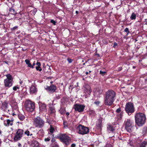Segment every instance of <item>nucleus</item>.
Returning a JSON list of instances; mask_svg holds the SVG:
<instances>
[{"label":"nucleus","mask_w":147,"mask_h":147,"mask_svg":"<svg viewBox=\"0 0 147 147\" xmlns=\"http://www.w3.org/2000/svg\"><path fill=\"white\" fill-rule=\"evenodd\" d=\"M116 96V92L111 90L107 91L104 98V103L107 106H111L114 101Z\"/></svg>","instance_id":"1"},{"label":"nucleus","mask_w":147,"mask_h":147,"mask_svg":"<svg viewBox=\"0 0 147 147\" xmlns=\"http://www.w3.org/2000/svg\"><path fill=\"white\" fill-rule=\"evenodd\" d=\"M35 103L32 100L28 99L25 102L24 107L26 111L28 112H32L35 109Z\"/></svg>","instance_id":"2"},{"label":"nucleus","mask_w":147,"mask_h":147,"mask_svg":"<svg viewBox=\"0 0 147 147\" xmlns=\"http://www.w3.org/2000/svg\"><path fill=\"white\" fill-rule=\"evenodd\" d=\"M125 110L129 115L133 113L135 111V108L133 103L131 102L127 103L125 106Z\"/></svg>","instance_id":"3"},{"label":"nucleus","mask_w":147,"mask_h":147,"mask_svg":"<svg viewBox=\"0 0 147 147\" xmlns=\"http://www.w3.org/2000/svg\"><path fill=\"white\" fill-rule=\"evenodd\" d=\"M77 130L79 134L82 135L88 134L89 130L88 128L80 124L77 127Z\"/></svg>","instance_id":"4"},{"label":"nucleus","mask_w":147,"mask_h":147,"mask_svg":"<svg viewBox=\"0 0 147 147\" xmlns=\"http://www.w3.org/2000/svg\"><path fill=\"white\" fill-rule=\"evenodd\" d=\"M61 141L64 143L66 145H67L69 144L71 141V138L65 134H62L59 136Z\"/></svg>","instance_id":"5"},{"label":"nucleus","mask_w":147,"mask_h":147,"mask_svg":"<svg viewBox=\"0 0 147 147\" xmlns=\"http://www.w3.org/2000/svg\"><path fill=\"white\" fill-rule=\"evenodd\" d=\"M85 107V106L84 105H82L79 103L76 104L74 105L73 109L76 111L82 112L84 111Z\"/></svg>","instance_id":"6"},{"label":"nucleus","mask_w":147,"mask_h":147,"mask_svg":"<svg viewBox=\"0 0 147 147\" xmlns=\"http://www.w3.org/2000/svg\"><path fill=\"white\" fill-rule=\"evenodd\" d=\"M23 131L21 129H19L16 132L14 138V140L16 142L20 140L23 134Z\"/></svg>","instance_id":"7"},{"label":"nucleus","mask_w":147,"mask_h":147,"mask_svg":"<svg viewBox=\"0 0 147 147\" xmlns=\"http://www.w3.org/2000/svg\"><path fill=\"white\" fill-rule=\"evenodd\" d=\"M49 92L53 93L56 91L57 89V87L55 85L51 84L49 86H47L45 88Z\"/></svg>","instance_id":"8"},{"label":"nucleus","mask_w":147,"mask_h":147,"mask_svg":"<svg viewBox=\"0 0 147 147\" xmlns=\"http://www.w3.org/2000/svg\"><path fill=\"white\" fill-rule=\"evenodd\" d=\"M135 119H146L145 115L143 113H136L135 115Z\"/></svg>","instance_id":"9"},{"label":"nucleus","mask_w":147,"mask_h":147,"mask_svg":"<svg viewBox=\"0 0 147 147\" xmlns=\"http://www.w3.org/2000/svg\"><path fill=\"white\" fill-rule=\"evenodd\" d=\"M34 124L36 127H41L44 125V121L43 120H34Z\"/></svg>","instance_id":"10"},{"label":"nucleus","mask_w":147,"mask_h":147,"mask_svg":"<svg viewBox=\"0 0 147 147\" xmlns=\"http://www.w3.org/2000/svg\"><path fill=\"white\" fill-rule=\"evenodd\" d=\"M84 88L85 93L88 95H90L92 90L90 86L88 84H86L84 86Z\"/></svg>","instance_id":"11"},{"label":"nucleus","mask_w":147,"mask_h":147,"mask_svg":"<svg viewBox=\"0 0 147 147\" xmlns=\"http://www.w3.org/2000/svg\"><path fill=\"white\" fill-rule=\"evenodd\" d=\"M39 110L40 112L46 111V105L45 104L41 102H39Z\"/></svg>","instance_id":"12"},{"label":"nucleus","mask_w":147,"mask_h":147,"mask_svg":"<svg viewBox=\"0 0 147 147\" xmlns=\"http://www.w3.org/2000/svg\"><path fill=\"white\" fill-rule=\"evenodd\" d=\"M1 109L4 111L8 112L9 111L8 109V103L6 102H4L2 103L1 107Z\"/></svg>","instance_id":"13"},{"label":"nucleus","mask_w":147,"mask_h":147,"mask_svg":"<svg viewBox=\"0 0 147 147\" xmlns=\"http://www.w3.org/2000/svg\"><path fill=\"white\" fill-rule=\"evenodd\" d=\"M12 81L4 80V86L6 87H10L12 86Z\"/></svg>","instance_id":"14"},{"label":"nucleus","mask_w":147,"mask_h":147,"mask_svg":"<svg viewBox=\"0 0 147 147\" xmlns=\"http://www.w3.org/2000/svg\"><path fill=\"white\" fill-rule=\"evenodd\" d=\"M37 92V89L35 86L32 84L30 88V93L31 94H32L36 93Z\"/></svg>","instance_id":"15"},{"label":"nucleus","mask_w":147,"mask_h":147,"mask_svg":"<svg viewBox=\"0 0 147 147\" xmlns=\"http://www.w3.org/2000/svg\"><path fill=\"white\" fill-rule=\"evenodd\" d=\"M13 120H5L4 124L5 126H8L9 125H12L13 124Z\"/></svg>","instance_id":"16"},{"label":"nucleus","mask_w":147,"mask_h":147,"mask_svg":"<svg viewBox=\"0 0 147 147\" xmlns=\"http://www.w3.org/2000/svg\"><path fill=\"white\" fill-rule=\"evenodd\" d=\"M145 120H135L136 124L139 126H141L144 125Z\"/></svg>","instance_id":"17"},{"label":"nucleus","mask_w":147,"mask_h":147,"mask_svg":"<svg viewBox=\"0 0 147 147\" xmlns=\"http://www.w3.org/2000/svg\"><path fill=\"white\" fill-rule=\"evenodd\" d=\"M107 128L108 130L112 132H113L115 130V127L111 124H108Z\"/></svg>","instance_id":"18"},{"label":"nucleus","mask_w":147,"mask_h":147,"mask_svg":"<svg viewBox=\"0 0 147 147\" xmlns=\"http://www.w3.org/2000/svg\"><path fill=\"white\" fill-rule=\"evenodd\" d=\"M36 65L37 66L35 67L36 70L41 71L42 70V69L40 67L41 65L40 63L37 61L36 63Z\"/></svg>","instance_id":"19"},{"label":"nucleus","mask_w":147,"mask_h":147,"mask_svg":"<svg viewBox=\"0 0 147 147\" xmlns=\"http://www.w3.org/2000/svg\"><path fill=\"white\" fill-rule=\"evenodd\" d=\"M5 76L7 77V78L5 80L13 81V77L10 74H8L6 75Z\"/></svg>","instance_id":"20"},{"label":"nucleus","mask_w":147,"mask_h":147,"mask_svg":"<svg viewBox=\"0 0 147 147\" xmlns=\"http://www.w3.org/2000/svg\"><path fill=\"white\" fill-rule=\"evenodd\" d=\"M49 110L51 113H54L55 112V108L53 105H51L49 107Z\"/></svg>","instance_id":"21"},{"label":"nucleus","mask_w":147,"mask_h":147,"mask_svg":"<svg viewBox=\"0 0 147 147\" xmlns=\"http://www.w3.org/2000/svg\"><path fill=\"white\" fill-rule=\"evenodd\" d=\"M102 120H98L96 122V125L97 127H101L102 125Z\"/></svg>","instance_id":"22"},{"label":"nucleus","mask_w":147,"mask_h":147,"mask_svg":"<svg viewBox=\"0 0 147 147\" xmlns=\"http://www.w3.org/2000/svg\"><path fill=\"white\" fill-rule=\"evenodd\" d=\"M60 113L62 115H64L66 111L64 107H61L59 110Z\"/></svg>","instance_id":"23"},{"label":"nucleus","mask_w":147,"mask_h":147,"mask_svg":"<svg viewBox=\"0 0 147 147\" xmlns=\"http://www.w3.org/2000/svg\"><path fill=\"white\" fill-rule=\"evenodd\" d=\"M136 14L134 12L132 13L130 17V19L131 20H135L136 18Z\"/></svg>","instance_id":"24"},{"label":"nucleus","mask_w":147,"mask_h":147,"mask_svg":"<svg viewBox=\"0 0 147 147\" xmlns=\"http://www.w3.org/2000/svg\"><path fill=\"white\" fill-rule=\"evenodd\" d=\"M9 12H10V13L13 15H16L17 13L16 10L12 8H11L9 9Z\"/></svg>","instance_id":"25"},{"label":"nucleus","mask_w":147,"mask_h":147,"mask_svg":"<svg viewBox=\"0 0 147 147\" xmlns=\"http://www.w3.org/2000/svg\"><path fill=\"white\" fill-rule=\"evenodd\" d=\"M133 126H127V127H125V128L127 131L129 132H131L132 131Z\"/></svg>","instance_id":"26"},{"label":"nucleus","mask_w":147,"mask_h":147,"mask_svg":"<svg viewBox=\"0 0 147 147\" xmlns=\"http://www.w3.org/2000/svg\"><path fill=\"white\" fill-rule=\"evenodd\" d=\"M26 64L28 65V67H33L32 66V64L30 63V61L28 59H26L25 61Z\"/></svg>","instance_id":"27"},{"label":"nucleus","mask_w":147,"mask_h":147,"mask_svg":"<svg viewBox=\"0 0 147 147\" xmlns=\"http://www.w3.org/2000/svg\"><path fill=\"white\" fill-rule=\"evenodd\" d=\"M88 113L90 116L92 117L94 116L96 114L95 111L93 110L89 111Z\"/></svg>","instance_id":"28"},{"label":"nucleus","mask_w":147,"mask_h":147,"mask_svg":"<svg viewBox=\"0 0 147 147\" xmlns=\"http://www.w3.org/2000/svg\"><path fill=\"white\" fill-rule=\"evenodd\" d=\"M125 127H127V126H133L132 123L130 122V120H127L125 122Z\"/></svg>","instance_id":"29"},{"label":"nucleus","mask_w":147,"mask_h":147,"mask_svg":"<svg viewBox=\"0 0 147 147\" xmlns=\"http://www.w3.org/2000/svg\"><path fill=\"white\" fill-rule=\"evenodd\" d=\"M18 117L20 119H25V116L21 114H19L18 115Z\"/></svg>","instance_id":"30"},{"label":"nucleus","mask_w":147,"mask_h":147,"mask_svg":"<svg viewBox=\"0 0 147 147\" xmlns=\"http://www.w3.org/2000/svg\"><path fill=\"white\" fill-rule=\"evenodd\" d=\"M55 130L54 128L51 125H50V132L51 133V137L53 136V134Z\"/></svg>","instance_id":"31"},{"label":"nucleus","mask_w":147,"mask_h":147,"mask_svg":"<svg viewBox=\"0 0 147 147\" xmlns=\"http://www.w3.org/2000/svg\"><path fill=\"white\" fill-rule=\"evenodd\" d=\"M147 144V142L146 141L143 142L140 145V147H146Z\"/></svg>","instance_id":"32"},{"label":"nucleus","mask_w":147,"mask_h":147,"mask_svg":"<svg viewBox=\"0 0 147 147\" xmlns=\"http://www.w3.org/2000/svg\"><path fill=\"white\" fill-rule=\"evenodd\" d=\"M147 131V127H144L142 132V134L143 135H145Z\"/></svg>","instance_id":"33"},{"label":"nucleus","mask_w":147,"mask_h":147,"mask_svg":"<svg viewBox=\"0 0 147 147\" xmlns=\"http://www.w3.org/2000/svg\"><path fill=\"white\" fill-rule=\"evenodd\" d=\"M124 31L127 33L126 36L128 35V34L130 33V32L129 31V29L127 28H125L124 29Z\"/></svg>","instance_id":"34"},{"label":"nucleus","mask_w":147,"mask_h":147,"mask_svg":"<svg viewBox=\"0 0 147 147\" xmlns=\"http://www.w3.org/2000/svg\"><path fill=\"white\" fill-rule=\"evenodd\" d=\"M100 74L102 76H104L105 75H106L107 72L106 71H103L100 70Z\"/></svg>","instance_id":"35"},{"label":"nucleus","mask_w":147,"mask_h":147,"mask_svg":"<svg viewBox=\"0 0 147 147\" xmlns=\"http://www.w3.org/2000/svg\"><path fill=\"white\" fill-rule=\"evenodd\" d=\"M63 124L64 127L65 128H66L69 126L67 122L65 121H63Z\"/></svg>","instance_id":"36"},{"label":"nucleus","mask_w":147,"mask_h":147,"mask_svg":"<svg viewBox=\"0 0 147 147\" xmlns=\"http://www.w3.org/2000/svg\"><path fill=\"white\" fill-rule=\"evenodd\" d=\"M18 26H16L13 28H11L10 29L11 31H15V30H17L18 29Z\"/></svg>","instance_id":"37"},{"label":"nucleus","mask_w":147,"mask_h":147,"mask_svg":"<svg viewBox=\"0 0 147 147\" xmlns=\"http://www.w3.org/2000/svg\"><path fill=\"white\" fill-rule=\"evenodd\" d=\"M25 134L27 136H31L32 135V134H30V132L28 131H26L25 132Z\"/></svg>","instance_id":"38"},{"label":"nucleus","mask_w":147,"mask_h":147,"mask_svg":"<svg viewBox=\"0 0 147 147\" xmlns=\"http://www.w3.org/2000/svg\"><path fill=\"white\" fill-rule=\"evenodd\" d=\"M123 116V114L122 113H120L119 115H118V119H122Z\"/></svg>","instance_id":"39"},{"label":"nucleus","mask_w":147,"mask_h":147,"mask_svg":"<svg viewBox=\"0 0 147 147\" xmlns=\"http://www.w3.org/2000/svg\"><path fill=\"white\" fill-rule=\"evenodd\" d=\"M19 88H20L19 87L16 86H14L13 88V90L14 91H16L17 89H19Z\"/></svg>","instance_id":"40"},{"label":"nucleus","mask_w":147,"mask_h":147,"mask_svg":"<svg viewBox=\"0 0 147 147\" xmlns=\"http://www.w3.org/2000/svg\"><path fill=\"white\" fill-rule=\"evenodd\" d=\"M67 60L69 63H71L72 62L73 60L68 57L67 58Z\"/></svg>","instance_id":"41"},{"label":"nucleus","mask_w":147,"mask_h":147,"mask_svg":"<svg viewBox=\"0 0 147 147\" xmlns=\"http://www.w3.org/2000/svg\"><path fill=\"white\" fill-rule=\"evenodd\" d=\"M50 22L51 23H53L54 25H56V22L55 21H54L53 20H51L50 21Z\"/></svg>","instance_id":"42"},{"label":"nucleus","mask_w":147,"mask_h":147,"mask_svg":"<svg viewBox=\"0 0 147 147\" xmlns=\"http://www.w3.org/2000/svg\"><path fill=\"white\" fill-rule=\"evenodd\" d=\"M105 147H113V145L110 144H107Z\"/></svg>","instance_id":"43"},{"label":"nucleus","mask_w":147,"mask_h":147,"mask_svg":"<svg viewBox=\"0 0 147 147\" xmlns=\"http://www.w3.org/2000/svg\"><path fill=\"white\" fill-rule=\"evenodd\" d=\"M50 137H49L45 139V141L46 142H48L50 141L51 139Z\"/></svg>","instance_id":"44"},{"label":"nucleus","mask_w":147,"mask_h":147,"mask_svg":"<svg viewBox=\"0 0 147 147\" xmlns=\"http://www.w3.org/2000/svg\"><path fill=\"white\" fill-rule=\"evenodd\" d=\"M121 111V108H119L117 109L116 110V112L117 113H119Z\"/></svg>","instance_id":"45"},{"label":"nucleus","mask_w":147,"mask_h":147,"mask_svg":"<svg viewBox=\"0 0 147 147\" xmlns=\"http://www.w3.org/2000/svg\"><path fill=\"white\" fill-rule=\"evenodd\" d=\"M100 103V102L99 101H96L94 102V104H95L97 106H98Z\"/></svg>","instance_id":"46"},{"label":"nucleus","mask_w":147,"mask_h":147,"mask_svg":"<svg viewBox=\"0 0 147 147\" xmlns=\"http://www.w3.org/2000/svg\"><path fill=\"white\" fill-rule=\"evenodd\" d=\"M117 42H114L113 44V47L114 48H115L117 46Z\"/></svg>","instance_id":"47"},{"label":"nucleus","mask_w":147,"mask_h":147,"mask_svg":"<svg viewBox=\"0 0 147 147\" xmlns=\"http://www.w3.org/2000/svg\"><path fill=\"white\" fill-rule=\"evenodd\" d=\"M61 95H59L56 96V99H59L61 98Z\"/></svg>","instance_id":"48"},{"label":"nucleus","mask_w":147,"mask_h":147,"mask_svg":"<svg viewBox=\"0 0 147 147\" xmlns=\"http://www.w3.org/2000/svg\"><path fill=\"white\" fill-rule=\"evenodd\" d=\"M35 61H34L33 63L32 64V66L33 67H31L32 68H34V66L36 64V63H35Z\"/></svg>","instance_id":"49"},{"label":"nucleus","mask_w":147,"mask_h":147,"mask_svg":"<svg viewBox=\"0 0 147 147\" xmlns=\"http://www.w3.org/2000/svg\"><path fill=\"white\" fill-rule=\"evenodd\" d=\"M69 115V112H67L66 113V115L67 116V118L68 119V116Z\"/></svg>","instance_id":"50"},{"label":"nucleus","mask_w":147,"mask_h":147,"mask_svg":"<svg viewBox=\"0 0 147 147\" xmlns=\"http://www.w3.org/2000/svg\"><path fill=\"white\" fill-rule=\"evenodd\" d=\"M76 146V144H71V147H75Z\"/></svg>","instance_id":"51"},{"label":"nucleus","mask_w":147,"mask_h":147,"mask_svg":"<svg viewBox=\"0 0 147 147\" xmlns=\"http://www.w3.org/2000/svg\"><path fill=\"white\" fill-rule=\"evenodd\" d=\"M51 142H52L55 141V138H53L51 140Z\"/></svg>","instance_id":"52"},{"label":"nucleus","mask_w":147,"mask_h":147,"mask_svg":"<svg viewBox=\"0 0 147 147\" xmlns=\"http://www.w3.org/2000/svg\"><path fill=\"white\" fill-rule=\"evenodd\" d=\"M144 22H146L145 24H147V18L145 19Z\"/></svg>","instance_id":"53"},{"label":"nucleus","mask_w":147,"mask_h":147,"mask_svg":"<svg viewBox=\"0 0 147 147\" xmlns=\"http://www.w3.org/2000/svg\"><path fill=\"white\" fill-rule=\"evenodd\" d=\"M35 119L37 120V119H40V118L39 117H37Z\"/></svg>","instance_id":"54"},{"label":"nucleus","mask_w":147,"mask_h":147,"mask_svg":"<svg viewBox=\"0 0 147 147\" xmlns=\"http://www.w3.org/2000/svg\"><path fill=\"white\" fill-rule=\"evenodd\" d=\"M122 67H119V69L118 70L119 71H120L122 70Z\"/></svg>","instance_id":"55"},{"label":"nucleus","mask_w":147,"mask_h":147,"mask_svg":"<svg viewBox=\"0 0 147 147\" xmlns=\"http://www.w3.org/2000/svg\"><path fill=\"white\" fill-rule=\"evenodd\" d=\"M102 90H99V92H99V93L100 94H101L102 93Z\"/></svg>","instance_id":"56"},{"label":"nucleus","mask_w":147,"mask_h":147,"mask_svg":"<svg viewBox=\"0 0 147 147\" xmlns=\"http://www.w3.org/2000/svg\"><path fill=\"white\" fill-rule=\"evenodd\" d=\"M12 115L13 116H14L15 115L16 116H17V115L16 114H15L14 113H12Z\"/></svg>","instance_id":"57"},{"label":"nucleus","mask_w":147,"mask_h":147,"mask_svg":"<svg viewBox=\"0 0 147 147\" xmlns=\"http://www.w3.org/2000/svg\"><path fill=\"white\" fill-rule=\"evenodd\" d=\"M65 100V98L64 97H63L61 99V102H62L63 100Z\"/></svg>","instance_id":"58"},{"label":"nucleus","mask_w":147,"mask_h":147,"mask_svg":"<svg viewBox=\"0 0 147 147\" xmlns=\"http://www.w3.org/2000/svg\"><path fill=\"white\" fill-rule=\"evenodd\" d=\"M137 23H139V25H140V21H138L137 22Z\"/></svg>","instance_id":"59"},{"label":"nucleus","mask_w":147,"mask_h":147,"mask_svg":"<svg viewBox=\"0 0 147 147\" xmlns=\"http://www.w3.org/2000/svg\"><path fill=\"white\" fill-rule=\"evenodd\" d=\"M96 56H97V57H99V56H100V55H99V54H96Z\"/></svg>","instance_id":"60"},{"label":"nucleus","mask_w":147,"mask_h":147,"mask_svg":"<svg viewBox=\"0 0 147 147\" xmlns=\"http://www.w3.org/2000/svg\"><path fill=\"white\" fill-rule=\"evenodd\" d=\"M76 14H78L79 13L78 11H76Z\"/></svg>","instance_id":"61"},{"label":"nucleus","mask_w":147,"mask_h":147,"mask_svg":"<svg viewBox=\"0 0 147 147\" xmlns=\"http://www.w3.org/2000/svg\"><path fill=\"white\" fill-rule=\"evenodd\" d=\"M114 142V140H112V141H111V142L112 143H113V142Z\"/></svg>","instance_id":"62"},{"label":"nucleus","mask_w":147,"mask_h":147,"mask_svg":"<svg viewBox=\"0 0 147 147\" xmlns=\"http://www.w3.org/2000/svg\"><path fill=\"white\" fill-rule=\"evenodd\" d=\"M88 74V72H86V75H87Z\"/></svg>","instance_id":"63"},{"label":"nucleus","mask_w":147,"mask_h":147,"mask_svg":"<svg viewBox=\"0 0 147 147\" xmlns=\"http://www.w3.org/2000/svg\"><path fill=\"white\" fill-rule=\"evenodd\" d=\"M136 68V67L135 66H133V69H135Z\"/></svg>","instance_id":"64"}]
</instances>
